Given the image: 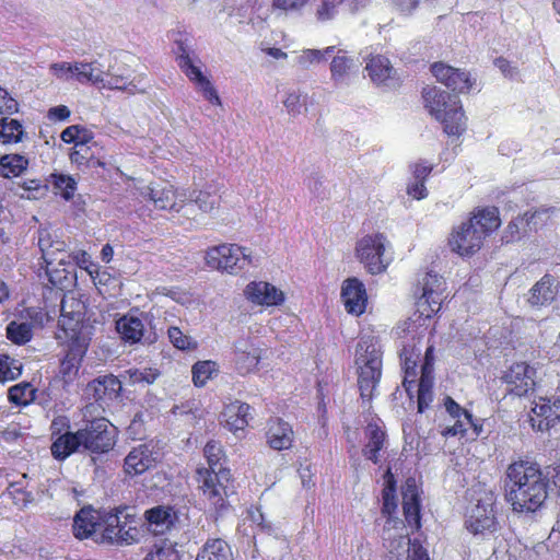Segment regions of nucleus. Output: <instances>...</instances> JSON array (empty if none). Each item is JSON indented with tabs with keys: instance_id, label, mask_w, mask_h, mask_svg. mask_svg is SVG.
I'll return each mask as SVG.
<instances>
[{
	"instance_id": "nucleus-1",
	"label": "nucleus",
	"mask_w": 560,
	"mask_h": 560,
	"mask_svg": "<svg viewBox=\"0 0 560 560\" xmlns=\"http://www.w3.org/2000/svg\"><path fill=\"white\" fill-rule=\"evenodd\" d=\"M504 489L514 512L533 513L548 497V479L537 464L518 460L509 465Z\"/></svg>"
},
{
	"instance_id": "nucleus-2",
	"label": "nucleus",
	"mask_w": 560,
	"mask_h": 560,
	"mask_svg": "<svg viewBox=\"0 0 560 560\" xmlns=\"http://www.w3.org/2000/svg\"><path fill=\"white\" fill-rule=\"evenodd\" d=\"M38 247L42 252V258L46 265V275L54 285L61 283V272H67L72 259L80 268L96 280L100 276V268L91 260V256L85 250H75L72 254L66 252V243L54 235L48 229L38 231Z\"/></svg>"
},
{
	"instance_id": "nucleus-3",
	"label": "nucleus",
	"mask_w": 560,
	"mask_h": 560,
	"mask_svg": "<svg viewBox=\"0 0 560 560\" xmlns=\"http://www.w3.org/2000/svg\"><path fill=\"white\" fill-rule=\"evenodd\" d=\"M203 452L209 468L201 467L197 469L196 480L198 482V490L211 508L217 512H221L226 508V498L231 487V472L229 469L222 468L220 464L223 458V451L218 442H208Z\"/></svg>"
},
{
	"instance_id": "nucleus-4",
	"label": "nucleus",
	"mask_w": 560,
	"mask_h": 560,
	"mask_svg": "<svg viewBox=\"0 0 560 560\" xmlns=\"http://www.w3.org/2000/svg\"><path fill=\"white\" fill-rule=\"evenodd\" d=\"M355 364L361 405L370 411L382 377L381 352L375 336L365 334L360 338L355 349Z\"/></svg>"
},
{
	"instance_id": "nucleus-5",
	"label": "nucleus",
	"mask_w": 560,
	"mask_h": 560,
	"mask_svg": "<svg viewBox=\"0 0 560 560\" xmlns=\"http://www.w3.org/2000/svg\"><path fill=\"white\" fill-rule=\"evenodd\" d=\"M499 210L485 208L454 230L448 244L459 256H470L480 249L485 237L500 226Z\"/></svg>"
},
{
	"instance_id": "nucleus-6",
	"label": "nucleus",
	"mask_w": 560,
	"mask_h": 560,
	"mask_svg": "<svg viewBox=\"0 0 560 560\" xmlns=\"http://www.w3.org/2000/svg\"><path fill=\"white\" fill-rule=\"evenodd\" d=\"M423 100L430 114L440 120L448 136H462L466 130V116L457 95L436 86L423 89Z\"/></svg>"
},
{
	"instance_id": "nucleus-7",
	"label": "nucleus",
	"mask_w": 560,
	"mask_h": 560,
	"mask_svg": "<svg viewBox=\"0 0 560 560\" xmlns=\"http://www.w3.org/2000/svg\"><path fill=\"white\" fill-rule=\"evenodd\" d=\"M140 539V529L129 508H118L102 518V532L96 541L132 545Z\"/></svg>"
},
{
	"instance_id": "nucleus-8",
	"label": "nucleus",
	"mask_w": 560,
	"mask_h": 560,
	"mask_svg": "<svg viewBox=\"0 0 560 560\" xmlns=\"http://www.w3.org/2000/svg\"><path fill=\"white\" fill-rule=\"evenodd\" d=\"M206 264L213 269L235 273L253 265L252 252L237 244H221L207 249Z\"/></svg>"
},
{
	"instance_id": "nucleus-9",
	"label": "nucleus",
	"mask_w": 560,
	"mask_h": 560,
	"mask_svg": "<svg viewBox=\"0 0 560 560\" xmlns=\"http://www.w3.org/2000/svg\"><path fill=\"white\" fill-rule=\"evenodd\" d=\"M494 503V494L485 491L476 499V503L467 509L465 525L471 534L486 535L497 530Z\"/></svg>"
},
{
	"instance_id": "nucleus-10",
	"label": "nucleus",
	"mask_w": 560,
	"mask_h": 560,
	"mask_svg": "<svg viewBox=\"0 0 560 560\" xmlns=\"http://www.w3.org/2000/svg\"><path fill=\"white\" fill-rule=\"evenodd\" d=\"M177 62L182 71L207 101L217 106L221 105L217 90L201 71V61L196 56H191L189 49L182 43L178 44Z\"/></svg>"
},
{
	"instance_id": "nucleus-11",
	"label": "nucleus",
	"mask_w": 560,
	"mask_h": 560,
	"mask_svg": "<svg viewBox=\"0 0 560 560\" xmlns=\"http://www.w3.org/2000/svg\"><path fill=\"white\" fill-rule=\"evenodd\" d=\"M357 255L371 275L384 272L392 260L386 253L385 237L378 234L363 237L357 245Z\"/></svg>"
},
{
	"instance_id": "nucleus-12",
	"label": "nucleus",
	"mask_w": 560,
	"mask_h": 560,
	"mask_svg": "<svg viewBox=\"0 0 560 560\" xmlns=\"http://www.w3.org/2000/svg\"><path fill=\"white\" fill-rule=\"evenodd\" d=\"M79 431L82 434L80 438L83 451L105 453L115 444L110 423L103 417L88 421L85 428Z\"/></svg>"
},
{
	"instance_id": "nucleus-13",
	"label": "nucleus",
	"mask_w": 560,
	"mask_h": 560,
	"mask_svg": "<svg viewBox=\"0 0 560 560\" xmlns=\"http://www.w3.org/2000/svg\"><path fill=\"white\" fill-rule=\"evenodd\" d=\"M419 285L421 295L417 302L418 311L421 316L430 318L441 310L445 282L438 273L427 272L419 281Z\"/></svg>"
},
{
	"instance_id": "nucleus-14",
	"label": "nucleus",
	"mask_w": 560,
	"mask_h": 560,
	"mask_svg": "<svg viewBox=\"0 0 560 560\" xmlns=\"http://www.w3.org/2000/svg\"><path fill=\"white\" fill-rule=\"evenodd\" d=\"M58 338L68 340L67 351L60 362V374L65 383H71L78 376L82 360L88 351L91 337L90 334H77L74 338L62 337Z\"/></svg>"
},
{
	"instance_id": "nucleus-15",
	"label": "nucleus",
	"mask_w": 560,
	"mask_h": 560,
	"mask_svg": "<svg viewBox=\"0 0 560 560\" xmlns=\"http://www.w3.org/2000/svg\"><path fill=\"white\" fill-rule=\"evenodd\" d=\"M85 314L84 303L74 294H65L60 303V317L58 325L63 337L74 338L77 334H90L83 328L82 322Z\"/></svg>"
},
{
	"instance_id": "nucleus-16",
	"label": "nucleus",
	"mask_w": 560,
	"mask_h": 560,
	"mask_svg": "<svg viewBox=\"0 0 560 560\" xmlns=\"http://www.w3.org/2000/svg\"><path fill=\"white\" fill-rule=\"evenodd\" d=\"M444 408L452 419L455 420L454 424L446 425L442 429L441 434L444 438H451L456 435H465L468 427L474 429L476 435H479L482 425L478 419H474L472 415L460 407L452 397L446 396L443 400Z\"/></svg>"
},
{
	"instance_id": "nucleus-17",
	"label": "nucleus",
	"mask_w": 560,
	"mask_h": 560,
	"mask_svg": "<svg viewBox=\"0 0 560 560\" xmlns=\"http://www.w3.org/2000/svg\"><path fill=\"white\" fill-rule=\"evenodd\" d=\"M262 357V349L257 340L249 337L238 338L233 348V362L235 370L241 375H247L256 371Z\"/></svg>"
},
{
	"instance_id": "nucleus-18",
	"label": "nucleus",
	"mask_w": 560,
	"mask_h": 560,
	"mask_svg": "<svg viewBox=\"0 0 560 560\" xmlns=\"http://www.w3.org/2000/svg\"><path fill=\"white\" fill-rule=\"evenodd\" d=\"M141 196L151 200L158 209L179 212L186 206L187 191L175 190L172 185L147 186L141 191Z\"/></svg>"
},
{
	"instance_id": "nucleus-19",
	"label": "nucleus",
	"mask_w": 560,
	"mask_h": 560,
	"mask_svg": "<svg viewBox=\"0 0 560 560\" xmlns=\"http://www.w3.org/2000/svg\"><path fill=\"white\" fill-rule=\"evenodd\" d=\"M536 370L525 362L513 364L503 375L506 390L517 397L532 393L535 388Z\"/></svg>"
},
{
	"instance_id": "nucleus-20",
	"label": "nucleus",
	"mask_w": 560,
	"mask_h": 560,
	"mask_svg": "<svg viewBox=\"0 0 560 560\" xmlns=\"http://www.w3.org/2000/svg\"><path fill=\"white\" fill-rule=\"evenodd\" d=\"M529 417L532 428L537 431H548L560 420V399L539 397L534 400Z\"/></svg>"
},
{
	"instance_id": "nucleus-21",
	"label": "nucleus",
	"mask_w": 560,
	"mask_h": 560,
	"mask_svg": "<svg viewBox=\"0 0 560 560\" xmlns=\"http://www.w3.org/2000/svg\"><path fill=\"white\" fill-rule=\"evenodd\" d=\"M433 346L427 347L423 362L421 364V376L419 378L417 390V408L420 413H423L433 400Z\"/></svg>"
},
{
	"instance_id": "nucleus-22",
	"label": "nucleus",
	"mask_w": 560,
	"mask_h": 560,
	"mask_svg": "<svg viewBox=\"0 0 560 560\" xmlns=\"http://www.w3.org/2000/svg\"><path fill=\"white\" fill-rule=\"evenodd\" d=\"M245 298L260 306H279L284 300L285 295L282 290L266 281H252L244 290Z\"/></svg>"
},
{
	"instance_id": "nucleus-23",
	"label": "nucleus",
	"mask_w": 560,
	"mask_h": 560,
	"mask_svg": "<svg viewBox=\"0 0 560 560\" xmlns=\"http://www.w3.org/2000/svg\"><path fill=\"white\" fill-rule=\"evenodd\" d=\"M159 458V452L152 443L140 444L133 447L125 458L126 474L136 476L150 469Z\"/></svg>"
},
{
	"instance_id": "nucleus-24",
	"label": "nucleus",
	"mask_w": 560,
	"mask_h": 560,
	"mask_svg": "<svg viewBox=\"0 0 560 560\" xmlns=\"http://www.w3.org/2000/svg\"><path fill=\"white\" fill-rule=\"evenodd\" d=\"M431 72L436 80L454 92H469L471 81L469 74L459 69L436 62L431 66Z\"/></svg>"
},
{
	"instance_id": "nucleus-25",
	"label": "nucleus",
	"mask_w": 560,
	"mask_h": 560,
	"mask_svg": "<svg viewBox=\"0 0 560 560\" xmlns=\"http://www.w3.org/2000/svg\"><path fill=\"white\" fill-rule=\"evenodd\" d=\"M381 419L372 417L364 429L365 444L362 448L363 456L373 464L381 462V451L385 447L386 433L381 427Z\"/></svg>"
},
{
	"instance_id": "nucleus-26",
	"label": "nucleus",
	"mask_w": 560,
	"mask_h": 560,
	"mask_svg": "<svg viewBox=\"0 0 560 560\" xmlns=\"http://www.w3.org/2000/svg\"><path fill=\"white\" fill-rule=\"evenodd\" d=\"M221 417L224 427L236 436H241L240 433H244L252 419L250 406L240 400L232 401L225 405Z\"/></svg>"
},
{
	"instance_id": "nucleus-27",
	"label": "nucleus",
	"mask_w": 560,
	"mask_h": 560,
	"mask_svg": "<svg viewBox=\"0 0 560 560\" xmlns=\"http://www.w3.org/2000/svg\"><path fill=\"white\" fill-rule=\"evenodd\" d=\"M106 80L104 81L103 89L108 90H124L133 93L136 85L130 80L131 69L124 60H119L117 56L114 57V62L108 65Z\"/></svg>"
},
{
	"instance_id": "nucleus-28",
	"label": "nucleus",
	"mask_w": 560,
	"mask_h": 560,
	"mask_svg": "<svg viewBox=\"0 0 560 560\" xmlns=\"http://www.w3.org/2000/svg\"><path fill=\"white\" fill-rule=\"evenodd\" d=\"M148 529L154 535H162L168 532L178 521L174 508L168 505H156L144 513Z\"/></svg>"
},
{
	"instance_id": "nucleus-29",
	"label": "nucleus",
	"mask_w": 560,
	"mask_h": 560,
	"mask_svg": "<svg viewBox=\"0 0 560 560\" xmlns=\"http://www.w3.org/2000/svg\"><path fill=\"white\" fill-rule=\"evenodd\" d=\"M415 337L410 341L402 345L399 357L404 371V386L406 390L411 389V385L416 383L418 376V363L421 357V348L418 347Z\"/></svg>"
},
{
	"instance_id": "nucleus-30",
	"label": "nucleus",
	"mask_w": 560,
	"mask_h": 560,
	"mask_svg": "<svg viewBox=\"0 0 560 560\" xmlns=\"http://www.w3.org/2000/svg\"><path fill=\"white\" fill-rule=\"evenodd\" d=\"M102 532L100 513L90 508H83L73 520V534L79 539L93 537L96 540Z\"/></svg>"
},
{
	"instance_id": "nucleus-31",
	"label": "nucleus",
	"mask_w": 560,
	"mask_h": 560,
	"mask_svg": "<svg viewBox=\"0 0 560 560\" xmlns=\"http://www.w3.org/2000/svg\"><path fill=\"white\" fill-rule=\"evenodd\" d=\"M558 280L550 275H545L528 292L527 302L533 307L549 305L557 296Z\"/></svg>"
},
{
	"instance_id": "nucleus-32",
	"label": "nucleus",
	"mask_w": 560,
	"mask_h": 560,
	"mask_svg": "<svg viewBox=\"0 0 560 560\" xmlns=\"http://www.w3.org/2000/svg\"><path fill=\"white\" fill-rule=\"evenodd\" d=\"M267 442L273 450H287L292 445L293 431L288 422L273 419L268 422Z\"/></svg>"
},
{
	"instance_id": "nucleus-33",
	"label": "nucleus",
	"mask_w": 560,
	"mask_h": 560,
	"mask_svg": "<svg viewBox=\"0 0 560 560\" xmlns=\"http://www.w3.org/2000/svg\"><path fill=\"white\" fill-rule=\"evenodd\" d=\"M402 510L405 518L410 526L420 527V500L416 485L407 482L402 490Z\"/></svg>"
},
{
	"instance_id": "nucleus-34",
	"label": "nucleus",
	"mask_w": 560,
	"mask_h": 560,
	"mask_svg": "<svg viewBox=\"0 0 560 560\" xmlns=\"http://www.w3.org/2000/svg\"><path fill=\"white\" fill-rule=\"evenodd\" d=\"M80 431L66 432L55 440L51 445V454L57 459H65L72 453L82 450Z\"/></svg>"
},
{
	"instance_id": "nucleus-35",
	"label": "nucleus",
	"mask_w": 560,
	"mask_h": 560,
	"mask_svg": "<svg viewBox=\"0 0 560 560\" xmlns=\"http://www.w3.org/2000/svg\"><path fill=\"white\" fill-rule=\"evenodd\" d=\"M116 329L125 341L136 343L143 336L144 326L139 317L125 315L116 322Z\"/></svg>"
},
{
	"instance_id": "nucleus-36",
	"label": "nucleus",
	"mask_w": 560,
	"mask_h": 560,
	"mask_svg": "<svg viewBox=\"0 0 560 560\" xmlns=\"http://www.w3.org/2000/svg\"><path fill=\"white\" fill-rule=\"evenodd\" d=\"M196 560H234L232 549L222 539L208 540Z\"/></svg>"
},
{
	"instance_id": "nucleus-37",
	"label": "nucleus",
	"mask_w": 560,
	"mask_h": 560,
	"mask_svg": "<svg viewBox=\"0 0 560 560\" xmlns=\"http://www.w3.org/2000/svg\"><path fill=\"white\" fill-rule=\"evenodd\" d=\"M330 62V78L336 84H346L350 73V57L346 49H338L334 52Z\"/></svg>"
},
{
	"instance_id": "nucleus-38",
	"label": "nucleus",
	"mask_w": 560,
	"mask_h": 560,
	"mask_svg": "<svg viewBox=\"0 0 560 560\" xmlns=\"http://www.w3.org/2000/svg\"><path fill=\"white\" fill-rule=\"evenodd\" d=\"M365 69L372 81L376 84H386L392 79L394 72L389 60L383 56L372 57Z\"/></svg>"
},
{
	"instance_id": "nucleus-39",
	"label": "nucleus",
	"mask_w": 560,
	"mask_h": 560,
	"mask_svg": "<svg viewBox=\"0 0 560 560\" xmlns=\"http://www.w3.org/2000/svg\"><path fill=\"white\" fill-rule=\"evenodd\" d=\"M25 130L20 120L4 117L0 119V143L13 144L23 140Z\"/></svg>"
},
{
	"instance_id": "nucleus-40",
	"label": "nucleus",
	"mask_w": 560,
	"mask_h": 560,
	"mask_svg": "<svg viewBox=\"0 0 560 560\" xmlns=\"http://www.w3.org/2000/svg\"><path fill=\"white\" fill-rule=\"evenodd\" d=\"M28 166V160L21 154H5L0 158V176L4 178L18 177Z\"/></svg>"
},
{
	"instance_id": "nucleus-41",
	"label": "nucleus",
	"mask_w": 560,
	"mask_h": 560,
	"mask_svg": "<svg viewBox=\"0 0 560 560\" xmlns=\"http://www.w3.org/2000/svg\"><path fill=\"white\" fill-rule=\"evenodd\" d=\"M85 394L89 398L95 400V402L89 404L84 407L83 416L86 418L89 415H92L100 408H103L102 402L107 400L106 386L102 384L101 378H96L88 384Z\"/></svg>"
},
{
	"instance_id": "nucleus-42",
	"label": "nucleus",
	"mask_w": 560,
	"mask_h": 560,
	"mask_svg": "<svg viewBox=\"0 0 560 560\" xmlns=\"http://www.w3.org/2000/svg\"><path fill=\"white\" fill-rule=\"evenodd\" d=\"M143 560H180V556L174 541L161 539L154 542Z\"/></svg>"
},
{
	"instance_id": "nucleus-43",
	"label": "nucleus",
	"mask_w": 560,
	"mask_h": 560,
	"mask_svg": "<svg viewBox=\"0 0 560 560\" xmlns=\"http://www.w3.org/2000/svg\"><path fill=\"white\" fill-rule=\"evenodd\" d=\"M219 373L218 364L214 361H198L191 368L192 382L197 387H203L209 380Z\"/></svg>"
},
{
	"instance_id": "nucleus-44",
	"label": "nucleus",
	"mask_w": 560,
	"mask_h": 560,
	"mask_svg": "<svg viewBox=\"0 0 560 560\" xmlns=\"http://www.w3.org/2000/svg\"><path fill=\"white\" fill-rule=\"evenodd\" d=\"M194 202L205 213L211 212L219 207V197L208 189L187 192L186 202Z\"/></svg>"
},
{
	"instance_id": "nucleus-45",
	"label": "nucleus",
	"mask_w": 560,
	"mask_h": 560,
	"mask_svg": "<svg viewBox=\"0 0 560 560\" xmlns=\"http://www.w3.org/2000/svg\"><path fill=\"white\" fill-rule=\"evenodd\" d=\"M5 330L8 339L15 345H25L33 336V326L27 322L13 320Z\"/></svg>"
},
{
	"instance_id": "nucleus-46",
	"label": "nucleus",
	"mask_w": 560,
	"mask_h": 560,
	"mask_svg": "<svg viewBox=\"0 0 560 560\" xmlns=\"http://www.w3.org/2000/svg\"><path fill=\"white\" fill-rule=\"evenodd\" d=\"M369 304V298L364 283L355 277H352V315H362Z\"/></svg>"
},
{
	"instance_id": "nucleus-47",
	"label": "nucleus",
	"mask_w": 560,
	"mask_h": 560,
	"mask_svg": "<svg viewBox=\"0 0 560 560\" xmlns=\"http://www.w3.org/2000/svg\"><path fill=\"white\" fill-rule=\"evenodd\" d=\"M50 184L54 187L55 194L61 195L66 200H70L77 190L75 180L68 175L52 174L50 176Z\"/></svg>"
},
{
	"instance_id": "nucleus-48",
	"label": "nucleus",
	"mask_w": 560,
	"mask_h": 560,
	"mask_svg": "<svg viewBox=\"0 0 560 560\" xmlns=\"http://www.w3.org/2000/svg\"><path fill=\"white\" fill-rule=\"evenodd\" d=\"M247 523L248 526L253 528V536L256 534L255 529L268 534L272 532L271 524L266 522L259 508L252 506L247 510L246 515L243 518V526H246Z\"/></svg>"
},
{
	"instance_id": "nucleus-49",
	"label": "nucleus",
	"mask_w": 560,
	"mask_h": 560,
	"mask_svg": "<svg viewBox=\"0 0 560 560\" xmlns=\"http://www.w3.org/2000/svg\"><path fill=\"white\" fill-rule=\"evenodd\" d=\"M35 398V389L28 383H21L9 389V400L18 406H26Z\"/></svg>"
},
{
	"instance_id": "nucleus-50",
	"label": "nucleus",
	"mask_w": 560,
	"mask_h": 560,
	"mask_svg": "<svg viewBox=\"0 0 560 560\" xmlns=\"http://www.w3.org/2000/svg\"><path fill=\"white\" fill-rule=\"evenodd\" d=\"M22 373L20 361L7 354H0V383L14 381Z\"/></svg>"
},
{
	"instance_id": "nucleus-51",
	"label": "nucleus",
	"mask_w": 560,
	"mask_h": 560,
	"mask_svg": "<svg viewBox=\"0 0 560 560\" xmlns=\"http://www.w3.org/2000/svg\"><path fill=\"white\" fill-rule=\"evenodd\" d=\"M335 49V46H328L325 49H304L298 57V62L304 67L313 63H319L327 60V56L332 55Z\"/></svg>"
},
{
	"instance_id": "nucleus-52",
	"label": "nucleus",
	"mask_w": 560,
	"mask_h": 560,
	"mask_svg": "<svg viewBox=\"0 0 560 560\" xmlns=\"http://www.w3.org/2000/svg\"><path fill=\"white\" fill-rule=\"evenodd\" d=\"M167 335L171 343L179 350H195L197 348V342L190 336L185 335L178 327H170Z\"/></svg>"
},
{
	"instance_id": "nucleus-53",
	"label": "nucleus",
	"mask_w": 560,
	"mask_h": 560,
	"mask_svg": "<svg viewBox=\"0 0 560 560\" xmlns=\"http://www.w3.org/2000/svg\"><path fill=\"white\" fill-rule=\"evenodd\" d=\"M159 372L153 369H130L126 371L125 378L129 384H152L158 378Z\"/></svg>"
},
{
	"instance_id": "nucleus-54",
	"label": "nucleus",
	"mask_w": 560,
	"mask_h": 560,
	"mask_svg": "<svg viewBox=\"0 0 560 560\" xmlns=\"http://www.w3.org/2000/svg\"><path fill=\"white\" fill-rule=\"evenodd\" d=\"M305 100L300 91H289L283 100V106L290 116H298L301 114Z\"/></svg>"
},
{
	"instance_id": "nucleus-55",
	"label": "nucleus",
	"mask_w": 560,
	"mask_h": 560,
	"mask_svg": "<svg viewBox=\"0 0 560 560\" xmlns=\"http://www.w3.org/2000/svg\"><path fill=\"white\" fill-rule=\"evenodd\" d=\"M78 63L56 62L50 65V72L59 80L62 81H77Z\"/></svg>"
},
{
	"instance_id": "nucleus-56",
	"label": "nucleus",
	"mask_w": 560,
	"mask_h": 560,
	"mask_svg": "<svg viewBox=\"0 0 560 560\" xmlns=\"http://www.w3.org/2000/svg\"><path fill=\"white\" fill-rule=\"evenodd\" d=\"M78 69L77 81L79 83H91L98 89H103L104 80L100 79L97 75H93V69L88 65V62H79Z\"/></svg>"
},
{
	"instance_id": "nucleus-57",
	"label": "nucleus",
	"mask_w": 560,
	"mask_h": 560,
	"mask_svg": "<svg viewBox=\"0 0 560 560\" xmlns=\"http://www.w3.org/2000/svg\"><path fill=\"white\" fill-rule=\"evenodd\" d=\"M91 139L90 133H84L79 142L75 143L72 152L70 153V160L72 163L83 165L89 160V148L86 147L88 141Z\"/></svg>"
},
{
	"instance_id": "nucleus-58",
	"label": "nucleus",
	"mask_w": 560,
	"mask_h": 560,
	"mask_svg": "<svg viewBox=\"0 0 560 560\" xmlns=\"http://www.w3.org/2000/svg\"><path fill=\"white\" fill-rule=\"evenodd\" d=\"M308 0H272V8L283 13H296L302 10Z\"/></svg>"
},
{
	"instance_id": "nucleus-59",
	"label": "nucleus",
	"mask_w": 560,
	"mask_h": 560,
	"mask_svg": "<svg viewBox=\"0 0 560 560\" xmlns=\"http://www.w3.org/2000/svg\"><path fill=\"white\" fill-rule=\"evenodd\" d=\"M19 109V103L10 93L0 86V115H11Z\"/></svg>"
},
{
	"instance_id": "nucleus-60",
	"label": "nucleus",
	"mask_w": 560,
	"mask_h": 560,
	"mask_svg": "<svg viewBox=\"0 0 560 560\" xmlns=\"http://www.w3.org/2000/svg\"><path fill=\"white\" fill-rule=\"evenodd\" d=\"M306 186H307V189L310 190V192L317 199H325L327 194H326V188H325V185H324V180L323 178L315 174V175H311L307 179H306Z\"/></svg>"
},
{
	"instance_id": "nucleus-61",
	"label": "nucleus",
	"mask_w": 560,
	"mask_h": 560,
	"mask_svg": "<svg viewBox=\"0 0 560 560\" xmlns=\"http://www.w3.org/2000/svg\"><path fill=\"white\" fill-rule=\"evenodd\" d=\"M84 133H89L85 128L79 125H71L61 132L60 138L66 143L75 144L81 140L82 137H84Z\"/></svg>"
},
{
	"instance_id": "nucleus-62",
	"label": "nucleus",
	"mask_w": 560,
	"mask_h": 560,
	"mask_svg": "<svg viewBox=\"0 0 560 560\" xmlns=\"http://www.w3.org/2000/svg\"><path fill=\"white\" fill-rule=\"evenodd\" d=\"M412 179L424 180L431 174L433 170V165L428 163L427 161H419L412 165H410Z\"/></svg>"
},
{
	"instance_id": "nucleus-63",
	"label": "nucleus",
	"mask_w": 560,
	"mask_h": 560,
	"mask_svg": "<svg viewBox=\"0 0 560 560\" xmlns=\"http://www.w3.org/2000/svg\"><path fill=\"white\" fill-rule=\"evenodd\" d=\"M336 14V3L331 0H325L316 10V18L319 22H326Z\"/></svg>"
},
{
	"instance_id": "nucleus-64",
	"label": "nucleus",
	"mask_w": 560,
	"mask_h": 560,
	"mask_svg": "<svg viewBox=\"0 0 560 560\" xmlns=\"http://www.w3.org/2000/svg\"><path fill=\"white\" fill-rule=\"evenodd\" d=\"M424 183V180L412 179L407 186L408 196L417 200L424 199L428 195Z\"/></svg>"
}]
</instances>
